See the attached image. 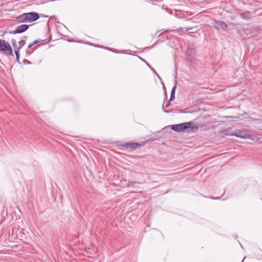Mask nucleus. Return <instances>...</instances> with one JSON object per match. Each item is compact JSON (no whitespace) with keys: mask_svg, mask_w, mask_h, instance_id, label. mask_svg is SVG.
Here are the masks:
<instances>
[{"mask_svg":"<svg viewBox=\"0 0 262 262\" xmlns=\"http://www.w3.org/2000/svg\"><path fill=\"white\" fill-rule=\"evenodd\" d=\"M245 257H244L243 260H242V262H243V261H244V260H245Z\"/></svg>","mask_w":262,"mask_h":262,"instance_id":"412c9836","label":"nucleus"},{"mask_svg":"<svg viewBox=\"0 0 262 262\" xmlns=\"http://www.w3.org/2000/svg\"><path fill=\"white\" fill-rule=\"evenodd\" d=\"M11 43L13 46V47L14 48V52L17 53V52H19L20 49L19 47V46H17L16 41L15 40V39H12L11 40Z\"/></svg>","mask_w":262,"mask_h":262,"instance_id":"9d476101","label":"nucleus"},{"mask_svg":"<svg viewBox=\"0 0 262 262\" xmlns=\"http://www.w3.org/2000/svg\"><path fill=\"white\" fill-rule=\"evenodd\" d=\"M0 51L6 54L13 56L12 50L10 43L5 40L0 39Z\"/></svg>","mask_w":262,"mask_h":262,"instance_id":"7ed1b4c3","label":"nucleus"},{"mask_svg":"<svg viewBox=\"0 0 262 262\" xmlns=\"http://www.w3.org/2000/svg\"><path fill=\"white\" fill-rule=\"evenodd\" d=\"M15 55H16V59L17 60H18L19 59V52H17V53H15Z\"/></svg>","mask_w":262,"mask_h":262,"instance_id":"2eb2a0df","label":"nucleus"},{"mask_svg":"<svg viewBox=\"0 0 262 262\" xmlns=\"http://www.w3.org/2000/svg\"><path fill=\"white\" fill-rule=\"evenodd\" d=\"M258 140V139L257 138H256V137H254L253 139V140L255 141H257Z\"/></svg>","mask_w":262,"mask_h":262,"instance_id":"dca6fc26","label":"nucleus"},{"mask_svg":"<svg viewBox=\"0 0 262 262\" xmlns=\"http://www.w3.org/2000/svg\"><path fill=\"white\" fill-rule=\"evenodd\" d=\"M163 111H164L165 113H168V111H166V110H165L164 109V108H163Z\"/></svg>","mask_w":262,"mask_h":262,"instance_id":"f3484780","label":"nucleus"},{"mask_svg":"<svg viewBox=\"0 0 262 262\" xmlns=\"http://www.w3.org/2000/svg\"><path fill=\"white\" fill-rule=\"evenodd\" d=\"M227 27V24L223 21H214V27L218 30L220 29L225 30Z\"/></svg>","mask_w":262,"mask_h":262,"instance_id":"0eeeda50","label":"nucleus"},{"mask_svg":"<svg viewBox=\"0 0 262 262\" xmlns=\"http://www.w3.org/2000/svg\"><path fill=\"white\" fill-rule=\"evenodd\" d=\"M39 17V15L37 13L29 12L20 15L17 19L19 23H29L36 21Z\"/></svg>","mask_w":262,"mask_h":262,"instance_id":"f03ea898","label":"nucleus"},{"mask_svg":"<svg viewBox=\"0 0 262 262\" xmlns=\"http://www.w3.org/2000/svg\"><path fill=\"white\" fill-rule=\"evenodd\" d=\"M29 28V26L27 25H21L17 26L15 30L10 31L8 32L9 34H17L21 33L26 31Z\"/></svg>","mask_w":262,"mask_h":262,"instance_id":"20e7f679","label":"nucleus"},{"mask_svg":"<svg viewBox=\"0 0 262 262\" xmlns=\"http://www.w3.org/2000/svg\"><path fill=\"white\" fill-rule=\"evenodd\" d=\"M190 33H194V31L190 32Z\"/></svg>","mask_w":262,"mask_h":262,"instance_id":"b1692460","label":"nucleus"},{"mask_svg":"<svg viewBox=\"0 0 262 262\" xmlns=\"http://www.w3.org/2000/svg\"><path fill=\"white\" fill-rule=\"evenodd\" d=\"M245 257H244L243 260H242V262H243V261H244V260H245Z\"/></svg>","mask_w":262,"mask_h":262,"instance_id":"5701e85b","label":"nucleus"},{"mask_svg":"<svg viewBox=\"0 0 262 262\" xmlns=\"http://www.w3.org/2000/svg\"><path fill=\"white\" fill-rule=\"evenodd\" d=\"M171 128L173 130L178 132H184L185 131L187 132H190L194 129L197 130L198 129V127L194 125V124L191 122H188L182 123L178 124H174L171 125Z\"/></svg>","mask_w":262,"mask_h":262,"instance_id":"f257e3e1","label":"nucleus"},{"mask_svg":"<svg viewBox=\"0 0 262 262\" xmlns=\"http://www.w3.org/2000/svg\"><path fill=\"white\" fill-rule=\"evenodd\" d=\"M141 146V144L135 142L126 143L122 145V147L132 149H135L140 148Z\"/></svg>","mask_w":262,"mask_h":262,"instance_id":"423d86ee","label":"nucleus"},{"mask_svg":"<svg viewBox=\"0 0 262 262\" xmlns=\"http://www.w3.org/2000/svg\"><path fill=\"white\" fill-rule=\"evenodd\" d=\"M245 257H244L243 260H242V262H243V261H244V260H245Z\"/></svg>","mask_w":262,"mask_h":262,"instance_id":"aec40b11","label":"nucleus"},{"mask_svg":"<svg viewBox=\"0 0 262 262\" xmlns=\"http://www.w3.org/2000/svg\"><path fill=\"white\" fill-rule=\"evenodd\" d=\"M222 133H223V134H224L226 135L231 136V135H229L228 134H232L233 132H230L229 129H225L223 130Z\"/></svg>","mask_w":262,"mask_h":262,"instance_id":"4468645a","label":"nucleus"},{"mask_svg":"<svg viewBox=\"0 0 262 262\" xmlns=\"http://www.w3.org/2000/svg\"><path fill=\"white\" fill-rule=\"evenodd\" d=\"M241 16L243 19H246V20H249V19H250L251 18V16L250 13L248 12L244 13H241Z\"/></svg>","mask_w":262,"mask_h":262,"instance_id":"9b49d317","label":"nucleus"},{"mask_svg":"<svg viewBox=\"0 0 262 262\" xmlns=\"http://www.w3.org/2000/svg\"><path fill=\"white\" fill-rule=\"evenodd\" d=\"M176 88H177V81L175 80L174 85L171 90V96H170V98L169 100V102L172 101L174 99V98H175L174 95H175V91H176Z\"/></svg>","mask_w":262,"mask_h":262,"instance_id":"1a4fd4ad","label":"nucleus"},{"mask_svg":"<svg viewBox=\"0 0 262 262\" xmlns=\"http://www.w3.org/2000/svg\"><path fill=\"white\" fill-rule=\"evenodd\" d=\"M27 37L24 36L22 37V39L18 42V46L21 49L26 43V41Z\"/></svg>","mask_w":262,"mask_h":262,"instance_id":"f8f14e48","label":"nucleus"},{"mask_svg":"<svg viewBox=\"0 0 262 262\" xmlns=\"http://www.w3.org/2000/svg\"><path fill=\"white\" fill-rule=\"evenodd\" d=\"M245 257H244L243 260H242V262H243V261H244V260H245Z\"/></svg>","mask_w":262,"mask_h":262,"instance_id":"4be33fe9","label":"nucleus"},{"mask_svg":"<svg viewBox=\"0 0 262 262\" xmlns=\"http://www.w3.org/2000/svg\"><path fill=\"white\" fill-rule=\"evenodd\" d=\"M169 105V104L168 103V104H167V105H166V107H168Z\"/></svg>","mask_w":262,"mask_h":262,"instance_id":"6ab92c4d","label":"nucleus"},{"mask_svg":"<svg viewBox=\"0 0 262 262\" xmlns=\"http://www.w3.org/2000/svg\"><path fill=\"white\" fill-rule=\"evenodd\" d=\"M213 199H219L220 198H212Z\"/></svg>","mask_w":262,"mask_h":262,"instance_id":"a211bd4d","label":"nucleus"},{"mask_svg":"<svg viewBox=\"0 0 262 262\" xmlns=\"http://www.w3.org/2000/svg\"><path fill=\"white\" fill-rule=\"evenodd\" d=\"M43 40H41V39H36L35 40V41H34L33 42H32L31 43H30L28 47V49L26 51L27 52V54H31L34 51V50H35V48H33V49H31V47L32 46H33L34 45L37 44V43H40L42 41H43Z\"/></svg>","mask_w":262,"mask_h":262,"instance_id":"6e6552de","label":"nucleus"},{"mask_svg":"<svg viewBox=\"0 0 262 262\" xmlns=\"http://www.w3.org/2000/svg\"><path fill=\"white\" fill-rule=\"evenodd\" d=\"M194 28H190V27H185V28H180L179 30H181L183 31H187L189 30H193Z\"/></svg>","mask_w":262,"mask_h":262,"instance_id":"ddd939ff","label":"nucleus"},{"mask_svg":"<svg viewBox=\"0 0 262 262\" xmlns=\"http://www.w3.org/2000/svg\"><path fill=\"white\" fill-rule=\"evenodd\" d=\"M229 135H231V136H236L237 137L244 138V139H251V136L247 135V133L245 131L243 130H238L235 132H233L232 134H228Z\"/></svg>","mask_w":262,"mask_h":262,"instance_id":"39448f33","label":"nucleus"}]
</instances>
